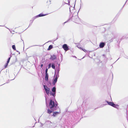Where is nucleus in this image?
I'll return each instance as SVG.
<instances>
[{
    "instance_id": "4468645a",
    "label": "nucleus",
    "mask_w": 128,
    "mask_h": 128,
    "mask_svg": "<svg viewBox=\"0 0 128 128\" xmlns=\"http://www.w3.org/2000/svg\"><path fill=\"white\" fill-rule=\"evenodd\" d=\"M52 67L53 69H55V66H54V64L53 63L52 64Z\"/></svg>"
},
{
    "instance_id": "6e6552de",
    "label": "nucleus",
    "mask_w": 128,
    "mask_h": 128,
    "mask_svg": "<svg viewBox=\"0 0 128 128\" xmlns=\"http://www.w3.org/2000/svg\"><path fill=\"white\" fill-rule=\"evenodd\" d=\"M60 113V111L59 112H54L52 116H56L58 114Z\"/></svg>"
},
{
    "instance_id": "39448f33",
    "label": "nucleus",
    "mask_w": 128,
    "mask_h": 128,
    "mask_svg": "<svg viewBox=\"0 0 128 128\" xmlns=\"http://www.w3.org/2000/svg\"><path fill=\"white\" fill-rule=\"evenodd\" d=\"M62 48L66 51H67L69 50V48L66 44H64L62 46Z\"/></svg>"
},
{
    "instance_id": "4be33fe9",
    "label": "nucleus",
    "mask_w": 128,
    "mask_h": 128,
    "mask_svg": "<svg viewBox=\"0 0 128 128\" xmlns=\"http://www.w3.org/2000/svg\"><path fill=\"white\" fill-rule=\"evenodd\" d=\"M67 22H68V21H66V22H64V23H63V25H64V24H65V23H66Z\"/></svg>"
},
{
    "instance_id": "9d476101",
    "label": "nucleus",
    "mask_w": 128,
    "mask_h": 128,
    "mask_svg": "<svg viewBox=\"0 0 128 128\" xmlns=\"http://www.w3.org/2000/svg\"><path fill=\"white\" fill-rule=\"evenodd\" d=\"M60 70V68L59 67L57 68L56 70H55V72H57V74L59 75V72Z\"/></svg>"
},
{
    "instance_id": "aec40b11",
    "label": "nucleus",
    "mask_w": 128,
    "mask_h": 128,
    "mask_svg": "<svg viewBox=\"0 0 128 128\" xmlns=\"http://www.w3.org/2000/svg\"><path fill=\"white\" fill-rule=\"evenodd\" d=\"M80 49H82V50L84 51L85 52H86V51L85 49H83L82 48H80Z\"/></svg>"
},
{
    "instance_id": "9b49d317",
    "label": "nucleus",
    "mask_w": 128,
    "mask_h": 128,
    "mask_svg": "<svg viewBox=\"0 0 128 128\" xmlns=\"http://www.w3.org/2000/svg\"><path fill=\"white\" fill-rule=\"evenodd\" d=\"M45 80L46 81H48V74H46L45 77Z\"/></svg>"
},
{
    "instance_id": "f8f14e48",
    "label": "nucleus",
    "mask_w": 128,
    "mask_h": 128,
    "mask_svg": "<svg viewBox=\"0 0 128 128\" xmlns=\"http://www.w3.org/2000/svg\"><path fill=\"white\" fill-rule=\"evenodd\" d=\"M56 93V92H50V94L52 96H55Z\"/></svg>"
},
{
    "instance_id": "f3484780",
    "label": "nucleus",
    "mask_w": 128,
    "mask_h": 128,
    "mask_svg": "<svg viewBox=\"0 0 128 128\" xmlns=\"http://www.w3.org/2000/svg\"><path fill=\"white\" fill-rule=\"evenodd\" d=\"M10 57L9 58H8V61H7V64H8V63L9 62H10Z\"/></svg>"
},
{
    "instance_id": "5701e85b",
    "label": "nucleus",
    "mask_w": 128,
    "mask_h": 128,
    "mask_svg": "<svg viewBox=\"0 0 128 128\" xmlns=\"http://www.w3.org/2000/svg\"><path fill=\"white\" fill-rule=\"evenodd\" d=\"M43 66V64H42L40 66L41 67H42Z\"/></svg>"
},
{
    "instance_id": "2eb2a0df",
    "label": "nucleus",
    "mask_w": 128,
    "mask_h": 128,
    "mask_svg": "<svg viewBox=\"0 0 128 128\" xmlns=\"http://www.w3.org/2000/svg\"><path fill=\"white\" fill-rule=\"evenodd\" d=\"M52 48V46L51 45H50L48 47V50H50V49Z\"/></svg>"
},
{
    "instance_id": "f257e3e1",
    "label": "nucleus",
    "mask_w": 128,
    "mask_h": 128,
    "mask_svg": "<svg viewBox=\"0 0 128 128\" xmlns=\"http://www.w3.org/2000/svg\"><path fill=\"white\" fill-rule=\"evenodd\" d=\"M49 107L50 108L48 109L47 112L48 114H50L54 110H56L58 108L57 104H56L54 102L51 100L49 103Z\"/></svg>"
},
{
    "instance_id": "20e7f679",
    "label": "nucleus",
    "mask_w": 128,
    "mask_h": 128,
    "mask_svg": "<svg viewBox=\"0 0 128 128\" xmlns=\"http://www.w3.org/2000/svg\"><path fill=\"white\" fill-rule=\"evenodd\" d=\"M106 102L110 106L114 108L116 107V106L113 103L111 102H109L108 101L106 100Z\"/></svg>"
},
{
    "instance_id": "1a4fd4ad",
    "label": "nucleus",
    "mask_w": 128,
    "mask_h": 128,
    "mask_svg": "<svg viewBox=\"0 0 128 128\" xmlns=\"http://www.w3.org/2000/svg\"><path fill=\"white\" fill-rule=\"evenodd\" d=\"M105 44L104 42H102L100 44V48H102L105 45Z\"/></svg>"
},
{
    "instance_id": "0eeeda50",
    "label": "nucleus",
    "mask_w": 128,
    "mask_h": 128,
    "mask_svg": "<svg viewBox=\"0 0 128 128\" xmlns=\"http://www.w3.org/2000/svg\"><path fill=\"white\" fill-rule=\"evenodd\" d=\"M56 55H53L51 56L50 59L52 60H53L56 59Z\"/></svg>"
},
{
    "instance_id": "412c9836",
    "label": "nucleus",
    "mask_w": 128,
    "mask_h": 128,
    "mask_svg": "<svg viewBox=\"0 0 128 128\" xmlns=\"http://www.w3.org/2000/svg\"><path fill=\"white\" fill-rule=\"evenodd\" d=\"M8 64H7V63L5 65V68H6V67H7V66L8 65Z\"/></svg>"
},
{
    "instance_id": "dca6fc26",
    "label": "nucleus",
    "mask_w": 128,
    "mask_h": 128,
    "mask_svg": "<svg viewBox=\"0 0 128 128\" xmlns=\"http://www.w3.org/2000/svg\"><path fill=\"white\" fill-rule=\"evenodd\" d=\"M12 47L13 50H16L15 46L14 45H13L12 46Z\"/></svg>"
},
{
    "instance_id": "423d86ee",
    "label": "nucleus",
    "mask_w": 128,
    "mask_h": 128,
    "mask_svg": "<svg viewBox=\"0 0 128 128\" xmlns=\"http://www.w3.org/2000/svg\"><path fill=\"white\" fill-rule=\"evenodd\" d=\"M47 14H39L38 15H37L36 16H34V17L33 18V19L34 20L36 18H37L38 17H41L42 16H45L46 15H47Z\"/></svg>"
},
{
    "instance_id": "7ed1b4c3",
    "label": "nucleus",
    "mask_w": 128,
    "mask_h": 128,
    "mask_svg": "<svg viewBox=\"0 0 128 128\" xmlns=\"http://www.w3.org/2000/svg\"><path fill=\"white\" fill-rule=\"evenodd\" d=\"M56 77L54 79V80L52 84L54 85L56 83V82L58 78L59 77V75L57 74L56 75Z\"/></svg>"
},
{
    "instance_id": "ddd939ff",
    "label": "nucleus",
    "mask_w": 128,
    "mask_h": 128,
    "mask_svg": "<svg viewBox=\"0 0 128 128\" xmlns=\"http://www.w3.org/2000/svg\"><path fill=\"white\" fill-rule=\"evenodd\" d=\"M52 91L53 92H56V88L55 87H53L52 89Z\"/></svg>"
},
{
    "instance_id": "6ab92c4d",
    "label": "nucleus",
    "mask_w": 128,
    "mask_h": 128,
    "mask_svg": "<svg viewBox=\"0 0 128 128\" xmlns=\"http://www.w3.org/2000/svg\"><path fill=\"white\" fill-rule=\"evenodd\" d=\"M48 70V69L47 68H46V74H48L47 73V72Z\"/></svg>"
},
{
    "instance_id": "a211bd4d",
    "label": "nucleus",
    "mask_w": 128,
    "mask_h": 128,
    "mask_svg": "<svg viewBox=\"0 0 128 128\" xmlns=\"http://www.w3.org/2000/svg\"><path fill=\"white\" fill-rule=\"evenodd\" d=\"M51 64H49L48 65V68H49L51 67Z\"/></svg>"
},
{
    "instance_id": "b1692460",
    "label": "nucleus",
    "mask_w": 128,
    "mask_h": 128,
    "mask_svg": "<svg viewBox=\"0 0 128 128\" xmlns=\"http://www.w3.org/2000/svg\"><path fill=\"white\" fill-rule=\"evenodd\" d=\"M76 17H77V16H76Z\"/></svg>"
},
{
    "instance_id": "f03ea898",
    "label": "nucleus",
    "mask_w": 128,
    "mask_h": 128,
    "mask_svg": "<svg viewBox=\"0 0 128 128\" xmlns=\"http://www.w3.org/2000/svg\"><path fill=\"white\" fill-rule=\"evenodd\" d=\"M44 86L46 94L47 95H48L50 91L49 88H48L45 85H44Z\"/></svg>"
}]
</instances>
